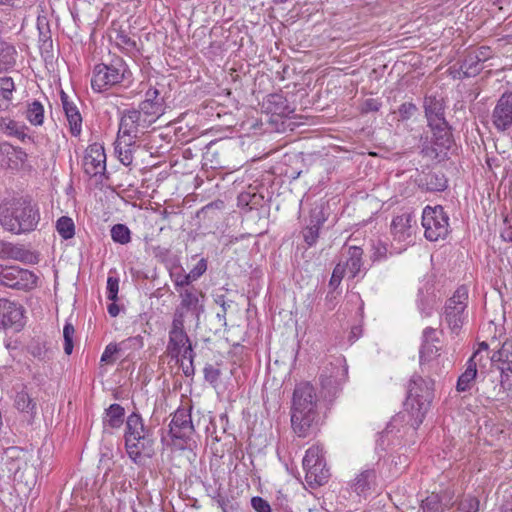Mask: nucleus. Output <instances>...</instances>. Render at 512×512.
Here are the masks:
<instances>
[{"label":"nucleus","instance_id":"nucleus-1","mask_svg":"<svg viewBox=\"0 0 512 512\" xmlns=\"http://www.w3.org/2000/svg\"><path fill=\"white\" fill-rule=\"evenodd\" d=\"M318 399L313 385L300 382L296 385L291 407V426L298 437H307L318 423Z\"/></svg>","mask_w":512,"mask_h":512},{"label":"nucleus","instance_id":"nucleus-2","mask_svg":"<svg viewBox=\"0 0 512 512\" xmlns=\"http://www.w3.org/2000/svg\"><path fill=\"white\" fill-rule=\"evenodd\" d=\"M40 220L38 209L22 199L4 202L0 205V223L14 234L33 231Z\"/></svg>","mask_w":512,"mask_h":512},{"label":"nucleus","instance_id":"nucleus-3","mask_svg":"<svg viewBox=\"0 0 512 512\" xmlns=\"http://www.w3.org/2000/svg\"><path fill=\"white\" fill-rule=\"evenodd\" d=\"M434 381L430 378H423L419 375L411 377L408 388L407 398L404 403L405 411L410 416V425L418 428L428 410L434 397Z\"/></svg>","mask_w":512,"mask_h":512},{"label":"nucleus","instance_id":"nucleus-4","mask_svg":"<svg viewBox=\"0 0 512 512\" xmlns=\"http://www.w3.org/2000/svg\"><path fill=\"white\" fill-rule=\"evenodd\" d=\"M125 424L126 452L134 463H140L144 456L150 457L153 452L152 432L144 425L141 415L136 412L127 417Z\"/></svg>","mask_w":512,"mask_h":512},{"label":"nucleus","instance_id":"nucleus-5","mask_svg":"<svg viewBox=\"0 0 512 512\" xmlns=\"http://www.w3.org/2000/svg\"><path fill=\"white\" fill-rule=\"evenodd\" d=\"M425 115L433 132V152L435 157H443L452 145V134L444 117L443 99L437 96H426L424 100Z\"/></svg>","mask_w":512,"mask_h":512},{"label":"nucleus","instance_id":"nucleus-6","mask_svg":"<svg viewBox=\"0 0 512 512\" xmlns=\"http://www.w3.org/2000/svg\"><path fill=\"white\" fill-rule=\"evenodd\" d=\"M130 76L131 72L126 62L122 58L116 57L109 63H100L94 66L91 87L95 92L101 93L123 83Z\"/></svg>","mask_w":512,"mask_h":512},{"label":"nucleus","instance_id":"nucleus-7","mask_svg":"<svg viewBox=\"0 0 512 512\" xmlns=\"http://www.w3.org/2000/svg\"><path fill=\"white\" fill-rule=\"evenodd\" d=\"M180 303L176 307L172 322L178 324L194 323L199 325L200 315L204 312L203 293L196 288L179 291Z\"/></svg>","mask_w":512,"mask_h":512},{"label":"nucleus","instance_id":"nucleus-8","mask_svg":"<svg viewBox=\"0 0 512 512\" xmlns=\"http://www.w3.org/2000/svg\"><path fill=\"white\" fill-rule=\"evenodd\" d=\"M306 482L310 486H321L329 478V470L326 467L323 447L311 446L305 453L302 461Z\"/></svg>","mask_w":512,"mask_h":512},{"label":"nucleus","instance_id":"nucleus-9","mask_svg":"<svg viewBox=\"0 0 512 512\" xmlns=\"http://www.w3.org/2000/svg\"><path fill=\"white\" fill-rule=\"evenodd\" d=\"M422 226L427 240L445 239L449 234V216L442 206H426L422 212Z\"/></svg>","mask_w":512,"mask_h":512},{"label":"nucleus","instance_id":"nucleus-10","mask_svg":"<svg viewBox=\"0 0 512 512\" xmlns=\"http://www.w3.org/2000/svg\"><path fill=\"white\" fill-rule=\"evenodd\" d=\"M468 289L460 286L456 289L444 307V320L453 333H458L467 317Z\"/></svg>","mask_w":512,"mask_h":512},{"label":"nucleus","instance_id":"nucleus-11","mask_svg":"<svg viewBox=\"0 0 512 512\" xmlns=\"http://www.w3.org/2000/svg\"><path fill=\"white\" fill-rule=\"evenodd\" d=\"M342 359H336L334 363L326 366L320 374V384L323 397L331 401L347 377V367Z\"/></svg>","mask_w":512,"mask_h":512},{"label":"nucleus","instance_id":"nucleus-12","mask_svg":"<svg viewBox=\"0 0 512 512\" xmlns=\"http://www.w3.org/2000/svg\"><path fill=\"white\" fill-rule=\"evenodd\" d=\"M37 281L38 277L30 270L0 265V285L18 290H31L37 286Z\"/></svg>","mask_w":512,"mask_h":512},{"label":"nucleus","instance_id":"nucleus-13","mask_svg":"<svg viewBox=\"0 0 512 512\" xmlns=\"http://www.w3.org/2000/svg\"><path fill=\"white\" fill-rule=\"evenodd\" d=\"M153 123L142 110L129 109L121 116L118 133L138 139Z\"/></svg>","mask_w":512,"mask_h":512},{"label":"nucleus","instance_id":"nucleus-14","mask_svg":"<svg viewBox=\"0 0 512 512\" xmlns=\"http://www.w3.org/2000/svg\"><path fill=\"white\" fill-rule=\"evenodd\" d=\"M27 466L26 454L18 447L0 451V479H16Z\"/></svg>","mask_w":512,"mask_h":512},{"label":"nucleus","instance_id":"nucleus-15","mask_svg":"<svg viewBox=\"0 0 512 512\" xmlns=\"http://www.w3.org/2000/svg\"><path fill=\"white\" fill-rule=\"evenodd\" d=\"M169 432L173 439L186 444L193 436L195 429L191 418L190 407H179L172 416Z\"/></svg>","mask_w":512,"mask_h":512},{"label":"nucleus","instance_id":"nucleus-16","mask_svg":"<svg viewBox=\"0 0 512 512\" xmlns=\"http://www.w3.org/2000/svg\"><path fill=\"white\" fill-rule=\"evenodd\" d=\"M415 230L416 219L410 212L395 216L391 222V234L394 241L403 243L404 247L413 241Z\"/></svg>","mask_w":512,"mask_h":512},{"label":"nucleus","instance_id":"nucleus-17","mask_svg":"<svg viewBox=\"0 0 512 512\" xmlns=\"http://www.w3.org/2000/svg\"><path fill=\"white\" fill-rule=\"evenodd\" d=\"M24 326L23 307L8 299H0V329L20 331Z\"/></svg>","mask_w":512,"mask_h":512},{"label":"nucleus","instance_id":"nucleus-18","mask_svg":"<svg viewBox=\"0 0 512 512\" xmlns=\"http://www.w3.org/2000/svg\"><path fill=\"white\" fill-rule=\"evenodd\" d=\"M83 169L90 177L104 174L106 171V154L101 144L93 143L87 147L83 158Z\"/></svg>","mask_w":512,"mask_h":512},{"label":"nucleus","instance_id":"nucleus-19","mask_svg":"<svg viewBox=\"0 0 512 512\" xmlns=\"http://www.w3.org/2000/svg\"><path fill=\"white\" fill-rule=\"evenodd\" d=\"M439 342L440 340L436 329L427 327L423 330L420 349L421 366H428V369H432L433 362L437 361L440 356V347L437 345Z\"/></svg>","mask_w":512,"mask_h":512},{"label":"nucleus","instance_id":"nucleus-20","mask_svg":"<svg viewBox=\"0 0 512 512\" xmlns=\"http://www.w3.org/2000/svg\"><path fill=\"white\" fill-rule=\"evenodd\" d=\"M492 123L499 132L510 128L512 124V92H505L498 99L492 112Z\"/></svg>","mask_w":512,"mask_h":512},{"label":"nucleus","instance_id":"nucleus-21","mask_svg":"<svg viewBox=\"0 0 512 512\" xmlns=\"http://www.w3.org/2000/svg\"><path fill=\"white\" fill-rule=\"evenodd\" d=\"M455 491L453 488H446L439 493H431L421 502L422 512H445L455 503Z\"/></svg>","mask_w":512,"mask_h":512},{"label":"nucleus","instance_id":"nucleus-22","mask_svg":"<svg viewBox=\"0 0 512 512\" xmlns=\"http://www.w3.org/2000/svg\"><path fill=\"white\" fill-rule=\"evenodd\" d=\"M139 109L156 122L165 113L166 109L161 91L156 87H150L145 92L144 100L139 104Z\"/></svg>","mask_w":512,"mask_h":512},{"label":"nucleus","instance_id":"nucleus-23","mask_svg":"<svg viewBox=\"0 0 512 512\" xmlns=\"http://www.w3.org/2000/svg\"><path fill=\"white\" fill-rule=\"evenodd\" d=\"M0 258L17 260L26 264H37L39 256L23 245L0 241Z\"/></svg>","mask_w":512,"mask_h":512},{"label":"nucleus","instance_id":"nucleus-24","mask_svg":"<svg viewBox=\"0 0 512 512\" xmlns=\"http://www.w3.org/2000/svg\"><path fill=\"white\" fill-rule=\"evenodd\" d=\"M188 344H191V341L185 331V325L172 322L167 344L169 355L172 358H179L182 349Z\"/></svg>","mask_w":512,"mask_h":512},{"label":"nucleus","instance_id":"nucleus-25","mask_svg":"<svg viewBox=\"0 0 512 512\" xmlns=\"http://www.w3.org/2000/svg\"><path fill=\"white\" fill-rule=\"evenodd\" d=\"M262 108L267 114L288 117L294 112L286 97L280 93L269 94L262 103Z\"/></svg>","mask_w":512,"mask_h":512},{"label":"nucleus","instance_id":"nucleus-26","mask_svg":"<svg viewBox=\"0 0 512 512\" xmlns=\"http://www.w3.org/2000/svg\"><path fill=\"white\" fill-rule=\"evenodd\" d=\"M63 110L69 125L70 133L77 137L82 131V116L76 104L64 92L61 94Z\"/></svg>","mask_w":512,"mask_h":512},{"label":"nucleus","instance_id":"nucleus-27","mask_svg":"<svg viewBox=\"0 0 512 512\" xmlns=\"http://www.w3.org/2000/svg\"><path fill=\"white\" fill-rule=\"evenodd\" d=\"M377 478V470L374 466H366L350 482V488L357 495L366 494Z\"/></svg>","mask_w":512,"mask_h":512},{"label":"nucleus","instance_id":"nucleus-28","mask_svg":"<svg viewBox=\"0 0 512 512\" xmlns=\"http://www.w3.org/2000/svg\"><path fill=\"white\" fill-rule=\"evenodd\" d=\"M135 141L136 138L134 137L118 133L117 140L115 142V153L117 154L119 161L125 166H129L133 162Z\"/></svg>","mask_w":512,"mask_h":512},{"label":"nucleus","instance_id":"nucleus-29","mask_svg":"<svg viewBox=\"0 0 512 512\" xmlns=\"http://www.w3.org/2000/svg\"><path fill=\"white\" fill-rule=\"evenodd\" d=\"M477 354L472 355L467 363L465 371L459 376L456 384V390L458 392L469 391L477 377Z\"/></svg>","mask_w":512,"mask_h":512},{"label":"nucleus","instance_id":"nucleus-30","mask_svg":"<svg viewBox=\"0 0 512 512\" xmlns=\"http://www.w3.org/2000/svg\"><path fill=\"white\" fill-rule=\"evenodd\" d=\"M419 186L429 192H440L447 188V179L442 172L430 171L418 180Z\"/></svg>","mask_w":512,"mask_h":512},{"label":"nucleus","instance_id":"nucleus-31","mask_svg":"<svg viewBox=\"0 0 512 512\" xmlns=\"http://www.w3.org/2000/svg\"><path fill=\"white\" fill-rule=\"evenodd\" d=\"M362 256L363 250L360 247H348L347 258L341 263L345 266V272L349 274L350 277L355 278L361 273L363 266Z\"/></svg>","mask_w":512,"mask_h":512},{"label":"nucleus","instance_id":"nucleus-32","mask_svg":"<svg viewBox=\"0 0 512 512\" xmlns=\"http://www.w3.org/2000/svg\"><path fill=\"white\" fill-rule=\"evenodd\" d=\"M125 409L117 403L111 404L105 410V416L103 418L104 427H110L112 429L120 428L124 423Z\"/></svg>","mask_w":512,"mask_h":512},{"label":"nucleus","instance_id":"nucleus-33","mask_svg":"<svg viewBox=\"0 0 512 512\" xmlns=\"http://www.w3.org/2000/svg\"><path fill=\"white\" fill-rule=\"evenodd\" d=\"M0 127L5 134L14 136L22 142L31 140V137L26 133V126L10 118H1Z\"/></svg>","mask_w":512,"mask_h":512},{"label":"nucleus","instance_id":"nucleus-34","mask_svg":"<svg viewBox=\"0 0 512 512\" xmlns=\"http://www.w3.org/2000/svg\"><path fill=\"white\" fill-rule=\"evenodd\" d=\"M14 406L18 411L28 414L31 418L36 415V402L25 389L16 393Z\"/></svg>","mask_w":512,"mask_h":512},{"label":"nucleus","instance_id":"nucleus-35","mask_svg":"<svg viewBox=\"0 0 512 512\" xmlns=\"http://www.w3.org/2000/svg\"><path fill=\"white\" fill-rule=\"evenodd\" d=\"M15 91V84L11 77L0 78V111L9 108Z\"/></svg>","mask_w":512,"mask_h":512},{"label":"nucleus","instance_id":"nucleus-36","mask_svg":"<svg viewBox=\"0 0 512 512\" xmlns=\"http://www.w3.org/2000/svg\"><path fill=\"white\" fill-rule=\"evenodd\" d=\"M117 344L119 346L120 353H122L126 358H129L136 351H139L144 347V339L142 336L137 335L124 339Z\"/></svg>","mask_w":512,"mask_h":512},{"label":"nucleus","instance_id":"nucleus-37","mask_svg":"<svg viewBox=\"0 0 512 512\" xmlns=\"http://www.w3.org/2000/svg\"><path fill=\"white\" fill-rule=\"evenodd\" d=\"M194 358H195V353H194V350L192 347V343L185 346L182 349L179 358H177L178 361H180V366L182 368L184 375L187 377L194 375V372H195L194 365H193Z\"/></svg>","mask_w":512,"mask_h":512},{"label":"nucleus","instance_id":"nucleus-38","mask_svg":"<svg viewBox=\"0 0 512 512\" xmlns=\"http://www.w3.org/2000/svg\"><path fill=\"white\" fill-rule=\"evenodd\" d=\"M483 69L481 61L478 60L477 56L473 52L466 55L461 65V70L466 77L476 76Z\"/></svg>","mask_w":512,"mask_h":512},{"label":"nucleus","instance_id":"nucleus-39","mask_svg":"<svg viewBox=\"0 0 512 512\" xmlns=\"http://www.w3.org/2000/svg\"><path fill=\"white\" fill-rule=\"evenodd\" d=\"M491 362L493 364L499 363L500 365L512 360V339L505 340L499 349L492 354Z\"/></svg>","mask_w":512,"mask_h":512},{"label":"nucleus","instance_id":"nucleus-40","mask_svg":"<svg viewBox=\"0 0 512 512\" xmlns=\"http://www.w3.org/2000/svg\"><path fill=\"white\" fill-rule=\"evenodd\" d=\"M27 120L35 126L42 125L44 121V107L39 101H33L26 111Z\"/></svg>","mask_w":512,"mask_h":512},{"label":"nucleus","instance_id":"nucleus-41","mask_svg":"<svg viewBox=\"0 0 512 512\" xmlns=\"http://www.w3.org/2000/svg\"><path fill=\"white\" fill-rule=\"evenodd\" d=\"M56 229L63 239H70L75 234V225L70 217L62 216L56 222Z\"/></svg>","mask_w":512,"mask_h":512},{"label":"nucleus","instance_id":"nucleus-42","mask_svg":"<svg viewBox=\"0 0 512 512\" xmlns=\"http://www.w3.org/2000/svg\"><path fill=\"white\" fill-rule=\"evenodd\" d=\"M110 232L112 240L116 243L125 245L131 241V231L125 224H115Z\"/></svg>","mask_w":512,"mask_h":512},{"label":"nucleus","instance_id":"nucleus-43","mask_svg":"<svg viewBox=\"0 0 512 512\" xmlns=\"http://www.w3.org/2000/svg\"><path fill=\"white\" fill-rule=\"evenodd\" d=\"M114 42L119 49L125 52H132L136 47L135 41L123 30L116 31Z\"/></svg>","mask_w":512,"mask_h":512},{"label":"nucleus","instance_id":"nucleus-44","mask_svg":"<svg viewBox=\"0 0 512 512\" xmlns=\"http://www.w3.org/2000/svg\"><path fill=\"white\" fill-rule=\"evenodd\" d=\"M326 214L323 205H315L309 216V225L320 228L326 221Z\"/></svg>","mask_w":512,"mask_h":512},{"label":"nucleus","instance_id":"nucleus-45","mask_svg":"<svg viewBox=\"0 0 512 512\" xmlns=\"http://www.w3.org/2000/svg\"><path fill=\"white\" fill-rule=\"evenodd\" d=\"M480 508V501L474 496H465L461 499L458 509L461 512H478Z\"/></svg>","mask_w":512,"mask_h":512},{"label":"nucleus","instance_id":"nucleus-46","mask_svg":"<svg viewBox=\"0 0 512 512\" xmlns=\"http://www.w3.org/2000/svg\"><path fill=\"white\" fill-rule=\"evenodd\" d=\"M75 330L72 324L67 323L63 328V338H64V351L67 355H70L73 351V336Z\"/></svg>","mask_w":512,"mask_h":512},{"label":"nucleus","instance_id":"nucleus-47","mask_svg":"<svg viewBox=\"0 0 512 512\" xmlns=\"http://www.w3.org/2000/svg\"><path fill=\"white\" fill-rule=\"evenodd\" d=\"M120 353L119 346L117 343H109L102 355H101V362L106 364H113L116 360L115 355Z\"/></svg>","mask_w":512,"mask_h":512},{"label":"nucleus","instance_id":"nucleus-48","mask_svg":"<svg viewBox=\"0 0 512 512\" xmlns=\"http://www.w3.org/2000/svg\"><path fill=\"white\" fill-rule=\"evenodd\" d=\"M319 230H320V228L309 225V224L303 229V231H302L303 239L309 247H312L313 245L316 244V242L319 238Z\"/></svg>","mask_w":512,"mask_h":512},{"label":"nucleus","instance_id":"nucleus-49","mask_svg":"<svg viewBox=\"0 0 512 512\" xmlns=\"http://www.w3.org/2000/svg\"><path fill=\"white\" fill-rule=\"evenodd\" d=\"M172 280L176 287V290L179 292L183 289H186L194 280L191 277L190 273L187 274H171Z\"/></svg>","mask_w":512,"mask_h":512},{"label":"nucleus","instance_id":"nucleus-50","mask_svg":"<svg viewBox=\"0 0 512 512\" xmlns=\"http://www.w3.org/2000/svg\"><path fill=\"white\" fill-rule=\"evenodd\" d=\"M345 274V266L342 265L341 262H339L332 272V276L329 281V286L337 288L340 285Z\"/></svg>","mask_w":512,"mask_h":512},{"label":"nucleus","instance_id":"nucleus-51","mask_svg":"<svg viewBox=\"0 0 512 512\" xmlns=\"http://www.w3.org/2000/svg\"><path fill=\"white\" fill-rule=\"evenodd\" d=\"M119 291V279L117 277L109 276L107 279V298L111 301H116Z\"/></svg>","mask_w":512,"mask_h":512},{"label":"nucleus","instance_id":"nucleus-52","mask_svg":"<svg viewBox=\"0 0 512 512\" xmlns=\"http://www.w3.org/2000/svg\"><path fill=\"white\" fill-rule=\"evenodd\" d=\"M417 111V107L412 102H405L398 109L399 118L401 120L410 119Z\"/></svg>","mask_w":512,"mask_h":512},{"label":"nucleus","instance_id":"nucleus-53","mask_svg":"<svg viewBox=\"0 0 512 512\" xmlns=\"http://www.w3.org/2000/svg\"><path fill=\"white\" fill-rule=\"evenodd\" d=\"M2 53H3V59H2V62L5 64V65H14L15 64V55H16V50L13 46L9 45V44H6L4 43L3 44V47H2Z\"/></svg>","mask_w":512,"mask_h":512},{"label":"nucleus","instance_id":"nucleus-54","mask_svg":"<svg viewBox=\"0 0 512 512\" xmlns=\"http://www.w3.org/2000/svg\"><path fill=\"white\" fill-rule=\"evenodd\" d=\"M251 505L256 512H272L270 504L262 497H253L251 499Z\"/></svg>","mask_w":512,"mask_h":512},{"label":"nucleus","instance_id":"nucleus-55","mask_svg":"<svg viewBox=\"0 0 512 512\" xmlns=\"http://www.w3.org/2000/svg\"><path fill=\"white\" fill-rule=\"evenodd\" d=\"M220 377V370L212 365H207L204 368V378L211 384L217 383Z\"/></svg>","mask_w":512,"mask_h":512},{"label":"nucleus","instance_id":"nucleus-56","mask_svg":"<svg viewBox=\"0 0 512 512\" xmlns=\"http://www.w3.org/2000/svg\"><path fill=\"white\" fill-rule=\"evenodd\" d=\"M207 270V261L202 258L198 261L194 268L190 270L191 277L194 281L200 278Z\"/></svg>","mask_w":512,"mask_h":512},{"label":"nucleus","instance_id":"nucleus-57","mask_svg":"<svg viewBox=\"0 0 512 512\" xmlns=\"http://www.w3.org/2000/svg\"><path fill=\"white\" fill-rule=\"evenodd\" d=\"M498 368L501 371V382L510 383L512 382V360L499 365Z\"/></svg>","mask_w":512,"mask_h":512},{"label":"nucleus","instance_id":"nucleus-58","mask_svg":"<svg viewBox=\"0 0 512 512\" xmlns=\"http://www.w3.org/2000/svg\"><path fill=\"white\" fill-rule=\"evenodd\" d=\"M473 53L481 63L487 61L492 56V51L490 47L487 46H481L477 50L473 51Z\"/></svg>","mask_w":512,"mask_h":512},{"label":"nucleus","instance_id":"nucleus-59","mask_svg":"<svg viewBox=\"0 0 512 512\" xmlns=\"http://www.w3.org/2000/svg\"><path fill=\"white\" fill-rule=\"evenodd\" d=\"M380 102L376 99L370 98L364 102L363 110L365 112H376L380 109Z\"/></svg>","mask_w":512,"mask_h":512},{"label":"nucleus","instance_id":"nucleus-60","mask_svg":"<svg viewBox=\"0 0 512 512\" xmlns=\"http://www.w3.org/2000/svg\"><path fill=\"white\" fill-rule=\"evenodd\" d=\"M253 198H256L255 194L251 195L250 193H241L238 197V204L241 206H249Z\"/></svg>","mask_w":512,"mask_h":512},{"label":"nucleus","instance_id":"nucleus-61","mask_svg":"<svg viewBox=\"0 0 512 512\" xmlns=\"http://www.w3.org/2000/svg\"><path fill=\"white\" fill-rule=\"evenodd\" d=\"M153 253L156 258H160L161 260H164L166 256L169 254V249L162 247V246H156L153 247Z\"/></svg>","mask_w":512,"mask_h":512},{"label":"nucleus","instance_id":"nucleus-62","mask_svg":"<svg viewBox=\"0 0 512 512\" xmlns=\"http://www.w3.org/2000/svg\"><path fill=\"white\" fill-rule=\"evenodd\" d=\"M107 310L111 317H116L120 313V307L115 303V301H112V303L108 305Z\"/></svg>","mask_w":512,"mask_h":512},{"label":"nucleus","instance_id":"nucleus-63","mask_svg":"<svg viewBox=\"0 0 512 512\" xmlns=\"http://www.w3.org/2000/svg\"><path fill=\"white\" fill-rule=\"evenodd\" d=\"M488 349H489V345L486 342H481L479 344V347H478L477 351L474 352V354H473V355L477 354V364L481 361V356H480L481 353L482 352H487Z\"/></svg>","mask_w":512,"mask_h":512},{"label":"nucleus","instance_id":"nucleus-64","mask_svg":"<svg viewBox=\"0 0 512 512\" xmlns=\"http://www.w3.org/2000/svg\"><path fill=\"white\" fill-rule=\"evenodd\" d=\"M501 237L504 241L512 242V226L504 228L501 232Z\"/></svg>","mask_w":512,"mask_h":512}]
</instances>
